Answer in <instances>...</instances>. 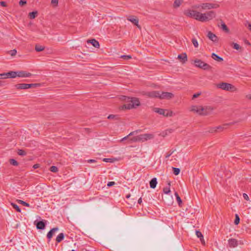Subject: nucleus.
I'll list each match as a JSON object with an SVG mask.
<instances>
[{
	"label": "nucleus",
	"instance_id": "1",
	"mask_svg": "<svg viewBox=\"0 0 251 251\" xmlns=\"http://www.w3.org/2000/svg\"><path fill=\"white\" fill-rule=\"evenodd\" d=\"M143 95L146 96L149 98H158L160 99H171L174 97V94L170 92H162L161 94L159 91H153L151 92H142Z\"/></svg>",
	"mask_w": 251,
	"mask_h": 251
},
{
	"label": "nucleus",
	"instance_id": "2",
	"mask_svg": "<svg viewBox=\"0 0 251 251\" xmlns=\"http://www.w3.org/2000/svg\"><path fill=\"white\" fill-rule=\"evenodd\" d=\"M121 99L126 102H129V103L122 105L121 106L122 109H130L134 108L135 106H139L140 105V101L137 98H130L129 97L123 96H122Z\"/></svg>",
	"mask_w": 251,
	"mask_h": 251
},
{
	"label": "nucleus",
	"instance_id": "3",
	"mask_svg": "<svg viewBox=\"0 0 251 251\" xmlns=\"http://www.w3.org/2000/svg\"><path fill=\"white\" fill-rule=\"evenodd\" d=\"M216 13L214 11H210L206 13H200V22H205L209 21L216 17Z\"/></svg>",
	"mask_w": 251,
	"mask_h": 251
},
{
	"label": "nucleus",
	"instance_id": "4",
	"mask_svg": "<svg viewBox=\"0 0 251 251\" xmlns=\"http://www.w3.org/2000/svg\"><path fill=\"white\" fill-rule=\"evenodd\" d=\"M196 67L203 70L208 71L212 69V67L208 64L204 62L201 59H196L194 61Z\"/></svg>",
	"mask_w": 251,
	"mask_h": 251
},
{
	"label": "nucleus",
	"instance_id": "5",
	"mask_svg": "<svg viewBox=\"0 0 251 251\" xmlns=\"http://www.w3.org/2000/svg\"><path fill=\"white\" fill-rule=\"evenodd\" d=\"M217 87L224 90L231 92H234L236 90V88L233 85L226 82H222L218 84Z\"/></svg>",
	"mask_w": 251,
	"mask_h": 251
},
{
	"label": "nucleus",
	"instance_id": "6",
	"mask_svg": "<svg viewBox=\"0 0 251 251\" xmlns=\"http://www.w3.org/2000/svg\"><path fill=\"white\" fill-rule=\"evenodd\" d=\"M184 14L187 17L194 18L195 19L200 21V19H199L200 17V12L196 10H188L185 12Z\"/></svg>",
	"mask_w": 251,
	"mask_h": 251
},
{
	"label": "nucleus",
	"instance_id": "7",
	"mask_svg": "<svg viewBox=\"0 0 251 251\" xmlns=\"http://www.w3.org/2000/svg\"><path fill=\"white\" fill-rule=\"evenodd\" d=\"M153 111L165 117H171L173 115L172 111H170L167 109L155 107L153 108Z\"/></svg>",
	"mask_w": 251,
	"mask_h": 251
},
{
	"label": "nucleus",
	"instance_id": "8",
	"mask_svg": "<svg viewBox=\"0 0 251 251\" xmlns=\"http://www.w3.org/2000/svg\"><path fill=\"white\" fill-rule=\"evenodd\" d=\"M138 142H145L154 138V135L152 134H144L136 136Z\"/></svg>",
	"mask_w": 251,
	"mask_h": 251
},
{
	"label": "nucleus",
	"instance_id": "9",
	"mask_svg": "<svg viewBox=\"0 0 251 251\" xmlns=\"http://www.w3.org/2000/svg\"><path fill=\"white\" fill-rule=\"evenodd\" d=\"M213 109V108L211 106H207L203 107L202 106H200V115L206 116L209 115Z\"/></svg>",
	"mask_w": 251,
	"mask_h": 251
},
{
	"label": "nucleus",
	"instance_id": "10",
	"mask_svg": "<svg viewBox=\"0 0 251 251\" xmlns=\"http://www.w3.org/2000/svg\"><path fill=\"white\" fill-rule=\"evenodd\" d=\"M200 6L202 9L209 10L218 8L220 7V5L218 3H203Z\"/></svg>",
	"mask_w": 251,
	"mask_h": 251
},
{
	"label": "nucleus",
	"instance_id": "11",
	"mask_svg": "<svg viewBox=\"0 0 251 251\" xmlns=\"http://www.w3.org/2000/svg\"><path fill=\"white\" fill-rule=\"evenodd\" d=\"M32 74L31 73L24 71L15 72V75H14V78L16 76L20 77H29Z\"/></svg>",
	"mask_w": 251,
	"mask_h": 251
},
{
	"label": "nucleus",
	"instance_id": "12",
	"mask_svg": "<svg viewBox=\"0 0 251 251\" xmlns=\"http://www.w3.org/2000/svg\"><path fill=\"white\" fill-rule=\"evenodd\" d=\"M241 121H242V120H240L239 121L229 123L228 124H225L222 126H216V129H217L218 132L221 131H223L225 129H226L227 128L228 126L233 125L234 124H236L238 122H241Z\"/></svg>",
	"mask_w": 251,
	"mask_h": 251
},
{
	"label": "nucleus",
	"instance_id": "13",
	"mask_svg": "<svg viewBox=\"0 0 251 251\" xmlns=\"http://www.w3.org/2000/svg\"><path fill=\"white\" fill-rule=\"evenodd\" d=\"M127 20L128 21L131 22L132 24H133L135 25H136L138 28H141L140 25H139V24H138L139 20L136 17L133 16V15H130L127 17Z\"/></svg>",
	"mask_w": 251,
	"mask_h": 251
},
{
	"label": "nucleus",
	"instance_id": "14",
	"mask_svg": "<svg viewBox=\"0 0 251 251\" xmlns=\"http://www.w3.org/2000/svg\"><path fill=\"white\" fill-rule=\"evenodd\" d=\"M14 75H15V71H10L7 73H3L0 74V79L14 78Z\"/></svg>",
	"mask_w": 251,
	"mask_h": 251
},
{
	"label": "nucleus",
	"instance_id": "15",
	"mask_svg": "<svg viewBox=\"0 0 251 251\" xmlns=\"http://www.w3.org/2000/svg\"><path fill=\"white\" fill-rule=\"evenodd\" d=\"M228 243L230 248H235L238 245V241L234 238L229 239L228 240Z\"/></svg>",
	"mask_w": 251,
	"mask_h": 251
},
{
	"label": "nucleus",
	"instance_id": "16",
	"mask_svg": "<svg viewBox=\"0 0 251 251\" xmlns=\"http://www.w3.org/2000/svg\"><path fill=\"white\" fill-rule=\"evenodd\" d=\"M207 37L213 42H217L218 41L217 36L211 31L208 32Z\"/></svg>",
	"mask_w": 251,
	"mask_h": 251
},
{
	"label": "nucleus",
	"instance_id": "17",
	"mask_svg": "<svg viewBox=\"0 0 251 251\" xmlns=\"http://www.w3.org/2000/svg\"><path fill=\"white\" fill-rule=\"evenodd\" d=\"M36 227L39 229H44L46 226V222L44 221H38L36 224Z\"/></svg>",
	"mask_w": 251,
	"mask_h": 251
},
{
	"label": "nucleus",
	"instance_id": "18",
	"mask_svg": "<svg viewBox=\"0 0 251 251\" xmlns=\"http://www.w3.org/2000/svg\"><path fill=\"white\" fill-rule=\"evenodd\" d=\"M15 86L17 89H29V85L28 84L20 83L15 85Z\"/></svg>",
	"mask_w": 251,
	"mask_h": 251
},
{
	"label": "nucleus",
	"instance_id": "19",
	"mask_svg": "<svg viewBox=\"0 0 251 251\" xmlns=\"http://www.w3.org/2000/svg\"><path fill=\"white\" fill-rule=\"evenodd\" d=\"M177 58L182 63H184L187 61V56L185 53L183 54H179L177 56Z\"/></svg>",
	"mask_w": 251,
	"mask_h": 251
},
{
	"label": "nucleus",
	"instance_id": "20",
	"mask_svg": "<svg viewBox=\"0 0 251 251\" xmlns=\"http://www.w3.org/2000/svg\"><path fill=\"white\" fill-rule=\"evenodd\" d=\"M58 230V227H54L52 228L47 234V238L49 239V241L50 240L51 237L53 236V234L54 232Z\"/></svg>",
	"mask_w": 251,
	"mask_h": 251
},
{
	"label": "nucleus",
	"instance_id": "21",
	"mask_svg": "<svg viewBox=\"0 0 251 251\" xmlns=\"http://www.w3.org/2000/svg\"><path fill=\"white\" fill-rule=\"evenodd\" d=\"M87 43H90L92 45L96 48H100V44L98 41L95 40V39H93L91 40H89L87 41Z\"/></svg>",
	"mask_w": 251,
	"mask_h": 251
},
{
	"label": "nucleus",
	"instance_id": "22",
	"mask_svg": "<svg viewBox=\"0 0 251 251\" xmlns=\"http://www.w3.org/2000/svg\"><path fill=\"white\" fill-rule=\"evenodd\" d=\"M157 181L156 178H152L150 181V186L151 188L154 189L157 185Z\"/></svg>",
	"mask_w": 251,
	"mask_h": 251
},
{
	"label": "nucleus",
	"instance_id": "23",
	"mask_svg": "<svg viewBox=\"0 0 251 251\" xmlns=\"http://www.w3.org/2000/svg\"><path fill=\"white\" fill-rule=\"evenodd\" d=\"M211 57L214 59L215 60L218 62H222L223 61V58L219 56L218 55L215 54V53H213L211 54Z\"/></svg>",
	"mask_w": 251,
	"mask_h": 251
},
{
	"label": "nucleus",
	"instance_id": "24",
	"mask_svg": "<svg viewBox=\"0 0 251 251\" xmlns=\"http://www.w3.org/2000/svg\"><path fill=\"white\" fill-rule=\"evenodd\" d=\"M191 110L192 111H194V112H197L199 115H200V113H200L201 112V111H200V106H193L191 107Z\"/></svg>",
	"mask_w": 251,
	"mask_h": 251
},
{
	"label": "nucleus",
	"instance_id": "25",
	"mask_svg": "<svg viewBox=\"0 0 251 251\" xmlns=\"http://www.w3.org/2000/svg\"><path fill=\"white\" fill-rule=\"evenodd\" d=\"M64 238V235L63 233H60L56 238V241L57 243H60L62 241Z\"/></svg>",
	"mask_w": 251,
	"mask_h": 251
},
{
	"label": "nucleus",
	"instance_id": "26",
	"mask_svg": "<svg viewBox=\"0 0 251 251\" xmlns=\"http://www.w3.org/2000/svg\"><path fill=\"white\" fill-rule=\"evenodd\" d=\"M119 116L118 115L110 114L107 117L108 119H112L115 120H118L119 119Z\"/></svg>",
	"mask_w": 251,
	"mask_h": 251
},
{
	"label": "nucleus",
	"instance_id": "27",
	"mask_svg": "<svg viewBox=\"0 0 251 251\" xmlns=\"http://www.w3.org/2000/svg\"><path fill=\"white\" fill-rule=\"evenodd\" d=\"M45 47L39 45H36L35 47V50L37 52H40L44 50Z\"/></svg>",
	"mask_w": 251,
	"mask_h": 251
},
{
	"label": "nucleus",
	"instance_id": "28",
	"mask_svg": "<svg viewBox=\"0 0 251 251\" xmlns=\"http://www.w3.org/2000/svg\"><path fill=\"white\" fill-rule=\"evenodd\" d=\"M37 14L38 13L37 11H33L32 12H30L28 15L29 18L30 19H33L37 16Z\"/></svg>",
	"mask_w": 251,
	"mask_h": 251
},
{
	"label": "nucleus",
	"instance_id": "29",
	"mask_svg": "<svg viewBox=\"0 0 251 251\" xmlns=\"http://www.w3.org/2000/svg\"><path fill=\"white\" fill-rule=\"evenodd\" d=\"M182 0H176L174 3V7L175 8L178 7L181 4Z\"/></svg>",
	"mask_w": 251,
	"mask_h": 251
},
{
	"label": "nucleus",
	"instance_id": "30",
	"mask_svg": "<svg viewBox=\"0 0 251 251\" xmlns=\"http://www.w3.org/2000/svg\"><path fill=\"white\" fill-rule=\"evenodd\" d=\"M173 130L172 129H168L166 131L163 132L160 134L161 136L163 137H165L166 135L168 134V133H171L173 132Z\"/></svg>",
	"mask_w": 251,
	"mask_h": 251
},
{
	"label": "nucleus",
	"instance_id": "31",
	"mask_svg": "<svg viewBox=\"0 0 251 251\" xmlns=\"http://www.w3.org/2000/svg\"><path fill=\"white\" fill-rule=\"evenodd\" d=\"M168 187H164L163 190V192L166 194H168L170 192V182H168Z\"/></svg>",
	"mask_w": 251,
	"mask_h": 251
},
{
	"label": "nucleus",
	"instance_id": "32",
	"mask_svg": "<svg viewBox=\"0 0 251 251\" xmlns=\"http://www.w3.org/2000/svg\"><path fill=\"white\" fill-rule=\"evenodd\" d=\"M221 28H222V29L223 30H224L226 32H229V29L227 27L226 25L224 23H223V22H222Z\"/></svg>",
	"mask_w": 251,
	"mask_h": 251
},
{
	"label": "nucleus",
	"instance_id": "33",
	"mask_svg": "<svg viewBox=\"0 0 251 251\" xmlns=\"http://www.w3.org/2000/svg\"><path fill=\"white\" fill-rule=\"evenodd\" d=\"M140 130H135V131H132L131 132H130L127 136L124 137L122 139V141H124V140H126V139L127 138H128L129 136H131V135H134L136 133H137Z\"/></svg>",
	"mask_w": 251,
	"mask_h": 251
},
{
	"label": "nucleus",
	"instance_id": "34",
	"mask_svg": "<svg viewBox=\"0 0 251 251\" xmlns=\"http://www.w3.org/2000/svg\"><path fill=\"white\" fill-rule=\"evenodd\" d=\"M175 195L176 197V200H177V201L178 202L179 206H181V204L182 203V201H181L180 197L179 196V195L177 192H176Z\"/></svg>",
	"mask_w": 251,
	"mask_h": 251
},
{
	"label": "nucleus",
	"instance_id": "35",
	"mask_svg": "<svg viewBox=\"0 0 251 251\" xmlns=\"http://www.w3.org/2000/svg\"><path fill=\"white\" fill-rule=\"evenodd\" d=\"M11 205L13 207L14 209H15L17 212H21V209L19 208V207L15 203H11Z\"/></svg>",
	"mask_w": 251,
	"mask_h": 251
},
{
	"label": "nucleus",
	"instance_id": "36",
	"mask_svg": "<svg viewBox=\"0 0 251 251\" xmlns=\"http://www.w3.org/2000/svg\"><path fill=\"white\" fill-rule=\"evenodd\" d=\"M17 201L20 204H23V205L24 206H27V207H29L30 206L29 204L24 201H23L22 200H17Z\"/></svg>",
	"mask_w": 251,
	"mask_h": 251
},
{
	"label": "nucleus",
	"instance_id": "37",
	"mask_svg": "<svg viewBox=\"0 0 251 251\" xmlns=\"http://www.w3.org/2000/svg\"><path fill=\"white\" fill-rule=\"evenodd\" d=\"M10 163L13 166H18V162L14 159H10L9 160Z\"/></svg>",
	"mask_w": 251,
	"mask_h": 251
},
{
	"label": "nucleus",
	"instance_id": "38",
	"mask_svg": "<svg viewBox=\"0 0 251 251\" xmlns=\"http://www.w3.org/2000/svg\"><path fill=\"white\" fill-rule=\"evenodd\" d=\"M50 171L53 173H56L58 172V169L57 167L52 166L50 167Z\"/></svg>",
	"mask_w": 251,
	"mask_h": 251
},
{
	"label": "nucleus",
	"instance_id": "39",
	"mask_svg": "<svg viewBox=\"0 0 251 251\" xmlns=\"http://www.w3.org/2000/svg\"><path fill=\"white\" fill-rule=\"evenodd\" d=\"M192 42L194 45V46L195 47V48H198V46H199V44H198V42L197 40V39L195 38H193L192 39Z\"/></svg>",
	"mask_w": 251,
	"mask_h": 251
},
{
	"label": "nucleus",
	"instance_id": "40",
	"mask_svg": "<svg viewBox=\"0 0 251 251\" xmlns=\"http://www.w3.org/2000/svg\"><path fill=\"white\" fill-rule=\"evenodd\" d=\"M173 173L175 175H178L180 173V169L179 168L173 167Z\"/></svg>",
	"mask_w": 251,
	"mask_h": 251
},
{
	"label": "nucleus",
	"instance_id": "41",
	"mask_svg": "<svg viewBox=\"0 0 251 251\" xmlns=\"http://www.w3.org/2000/svg\"><path fill=\"white\" fill-rule=\"evenodd\" d=\"M128 142L129 143H131L132 142H137L138 140L136 136L129 138Z\"/></svg>",
	"mask_w": 251,
	"mask_h": 251
},
{
	"label": "nucleus",
	"instance_id": "42",
	"mask_svg": "<svg viewBox=\"0 0 251 251\" xmlns=\"http://www.w3.org/2000/svg\"><path fill=\"white\" fill-rule=\"evenodd\" d=\"M18 154L19 155L24 156L26 155V152L23 150H18Z\"/></svg>",
	"mask_w": 251,
	"mask_h": 251
},
{
	"label": "nucleus",
	"instance_id": "43",
	"mask_svg": "<svg viewBox=\"0 0 251 251\" xmlns=\"http://www.w3.org/2000/svg\"><path fill=\"white\" fill-rule=\"evenodd\" d=\"M240 222V218L237 214H236L235 215V219L234 220V224L236 225H237L239 224Z\"/></svg>",
	"mask_w": 251,
	"mask_h": 251
},
{
	"label": "nucleus",
	"instance_id": "44",
	"mask_svg": "<svg viewBox=\"0 0 251 251\" xmlns=\"http://www.w3.org/2000/svg\"><path fill=\"white\" fill-rule=\"evenodd\" d=\"M8 52L12 56H14L16 54L17 50L14 49L9 51Z\"/></svg>",
	"mask_w": 251,
	"mask_h": 251
},
{
	"label": "nucleus",
	"instance_id": "45",
	"mask_svg": "<svg viewBox=\"0 0 251 251\" xmlns=\"http://www.w3.org/2000/svg\"><path fill=\"white\" fill-rule=\"evenodd\" d=\"M175 150H174V151H168L166 155H165V158H168L173 153V152H174Z\"/></svg>",
	"mask_w": 251,
	"mask_h": 251
},
{
	"label": "nucleus",
	"instance_id": "46",
	"mask_svg": "<svg viewBox=\"0 0 251 251\" xmlns=\"http://www.w3.org/2000/svg\"><path fill=\"white\" fill-rule=\"evenodd\" d=\"M196 234L197 235V236L199 238H201V237H203V235L202 234V233H201V232H200V231L199 230H197L196 232Z\"/></svg>",
	"mask_w": 251,
	"mask_h": 251
},
{
	"label": "nucleus",
	"instance_id": "47",
	"mask_svg": "<svg viewBox=\"0 0 251 251\" xmlns=\"http://www.w3.org/2000/svg\"><path fill=\"white\" fill-rule=\"evenodd\" d=\"M233 48L234 49H236L237 50H238L240 48V47L239 46V45H238V44L237 43H233Z\"/></svg>",
	"mask_w": 251,
	"mask_h": 251
},
{
	"label": "nucleus",
	"instance_id": "48",
	"mask_svg": "<svg viewBox=\"0 0 251 251\" xmlns=\"http://www.w3.org/2000/svg\"><path fill=\"white\" fill-rule=\"evenodd\" d=\"M121 58H123L125 60H127L131 58V56L130 55H122Z\"/></svg>",
	"mask_w": 251,
	"mask_h": 251
},
{
	"label": "nucleus",
	"instance_id": "49",
	"mask_svg": "<svg viewBox=\"0 0 251 251\" xmlns=\"http://www.w3.org/2000/svg\"><path fill=\"white\" fill-rule=\"evenodd\" d=\"M26 3V1L25 0H20L19 2V5L21 6H23Z\"/></svg>",
	"mask_w": 251,
	"mask_h": 251
},
{
	"label": "nucleus",
	"instance_id": "50",
	"mask_svg": "<svg viewBox=\"0 0 251 251\" xmlns=\"http://www.w3.org/2000/svg\"><path fill=\"white\" fill-rule=\"evenodd\" d=\"M209 131L211 133L218 132L216 127L211 128Z\"/></svg>",
	"mask_w": 251,
	"mask_h": 251
},
{
	"label": "nucleus",
	"instance_id": "51",
	"mask_svg": "<svg viewBox=\"0 0 251 251\" xmlns=\"http://www.w3.org/2000/svg\"><path fill=\"white\" fill-rule=\"evenodd\" d=\"M51 3L55 6H56L58 3V0H51Z\"/></svg>",
	"mask_w": 251,
	"mask_h": 251
},
{
	"label": "nucleus",
	"instance_id": "52",
	"mask_svg": "<svg viewBox=\"0 0 251 251\" xmlns=\"http://www.w3.org/2000/svg\"><path fill=\"white\" fill-rule=\"evenodd\" d=\"M115 184V182H114V181H110V182H108V183L107 184V186H108V187H111L112 186H113Z\"/></svg>",
	"mask_w": 251,
	"mask_h": 251
},
{
	"label": "nucleus",
	"instance_id": "53",
	"mask_svg": "<svg viewBox=\"0 0 251 251\" xmlns=\"http://www.w3.org/2000/svg\"><path fill=\"white\" fill-rule=\"evenodd\" d=\"M243 198L247 201H249V196L248 195L246 194V193H244L243 195Z\"/></svg>",
	"mask_w": 251,
	"mask_h": 251
},
{
	"label": "nucleus",
	"instance_id": "54",
	"mask_svg": "<svg viewBox=\"0 0 251 251\" xmlns=\"http://www.w3.org/2000/svg\"><path fill=\"white\" fill-rule=\"evenodd\" d=\"M201 95V93H196L193 95L192 99H194L195 98H198L200 95Z\"/></svg>",
	"mask_w": 251,
	"mask_h": 251
},
{
	"label": "nucleus",
	"instance_id": "55",
	"mask_svg": "<svg viewBox=\"0 0 251 251\" xmlns=\"http://www.w3.org/2000/svg\"><path fill=\"white\" fill-rule=\"evenodd\" d=\"M0 4L3 7H6L7 6L6 3L3 1L0 2Z\"/></svg>",
	"mask_w": 251,
	"mask_h": 251
},
{
	"label": "nucleus",
	"instance_id": "56",
	"mask_svg": "<svg viewBox=\"0 0 251 251\" xmlns=\"http://www.w3.org/2000/svg\"><path fill=\"white\" fill-rule=\"evenodd\" d=\"M111 158H104L103 159V161L106 162H111Z\"/></svg>",
	"mask_w": 251,
	"mask_h": 251
},
{
	"label": "nucleus",
	"instance_id": "57",
	"mask_svg": "<svg viewBox=\"0 0 251 251\" xmlns=\"http://www.w3.org/2000/svg\"><path fill=\"white\" fill-rule=\"evenodd\" d=\"M200 239L201 240V244L203 245H205V241H204V238H203V236L202 237L200 238Z\"/></svg>",
	"mask_w": 251,
	"mask_h": 251
},
{
	"label": "nucleus",
	"instance_id": "58",
	"mask_svg": "<svg viewBox=\"0 0 251 251\" xmlns=\"http://www.w3.org/2000/svg\"><path fill=\"white\" fill-rule=\"evenodd\" d=\"M200 239L201 240V244L203 245H205V241H204V238H203V236L202 237L200 238Z\"/></svg>",
	"mask_w": 251,
	"mask_h": 251
},
{
	"label": "nucleus",
	"instance_id": "59",
	"mask_svg": "<svg viewBox=\"0 0 251 251\" xmlns=\"http://www.w3.org/2000/svg\"><path fill=\"white\" fill-rule=\"evenodd\" d=\"M87 162H88V163H95V162H97V161H96V160H94V159H89V160H87Z\"/></svg>",
	"mask_w": 251,
	"mask_h": 251
},
{
	"label": "nucleus",
	"instance_id": "60",
	"mask_svg": "<svg viewBox=\"0 0 251 251\" xmlns=\"http://www.w3.org/2000/svg\"><path fill=\"white\" fill-rule=\"evenodd\" d=\"M28 85H29V88H36V86L35 85V83L28 84Z\"/></svg>",
	"mask_w": 251,
	"mask_h": 251
},
{
	"label": "nucleus",
	"instance_id": "61",
	"mask_svg": "<svg viewBox=\"0 0 251 251\" xmlns=\"http://www.w3.org/2000/svg\"><path fill=\"white\" fill-rule=\"evenodd\" d=\"M39 167V164H34L33 166V168L35 169H37Z\"/></svg>",
	"mask_w": 251,
	"mask_h": 251
},
{
	"label": "nucleus",
	"instance_id": "62",
	"mask_svg": "<svg viewBox=\"0 0 251 251\" xmlns=\"http://www.w3.org/2000/svg\"><path fill=\"white\" fill-rule=\"evenodd\" d=\"M36 87H40L42 84L41 83H35Z\"/></svg>",
	"mask_w": 251,
	"mask_h": 251
},
{
	"label": "nucleus",
	"instance_id": "63",
	"mask_svg": "<svg viewBox=\"0 0 251 251\" xmlns=\"http://www.w3.org/2000/svg\"><path fill=\"white\" fill-rule=\"evenodd\" d=\"M246 98L250 100H251V95L249 94V95H247Z\"/></svg>",
	"mask_w": 251,
	"mask_h": 251
},
{
	"label": "nucleus",
	"instance_id": "64",
	"mask_svg": "<svg viewBox=\"0 0 251 251\" xmlns=\"http://www.w3.org/2000/svg\"><path fill=\"white\" fill-rule=\"evenodd\" d=\"M248 28L251 31V24H249L248 25Z\"/></svg>",
	"mask_w": 251,
	"mask_h": 251
}]
</instances>
